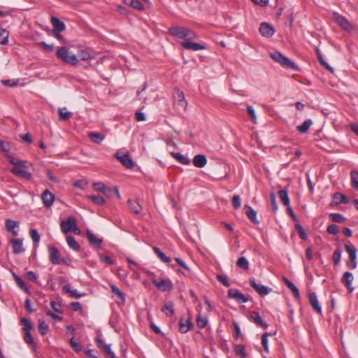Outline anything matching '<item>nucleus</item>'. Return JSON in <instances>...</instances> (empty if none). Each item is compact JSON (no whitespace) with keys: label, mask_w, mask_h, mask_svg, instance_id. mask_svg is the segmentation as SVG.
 <instances>
[{"label":"nucleus","mask_w":358,"mask_h":358,"mask_svg":"<svg viewBox=\"0 0 358 358\" xmlns=\"http://www.w3.org/2000/svg\"><path fill=\"white\" fill-rule=\"evenodd\" d=\"M169 33L183 41H194L199 38L194 31L183 27H171L169 29Z\"/></svg>","instance_id":"obj_1"},{"label":"nucleus","mask_w":358,"mask_h":358,"mask_svg":"<svg viewBox=\"0 0 358 358\" xmlns=\"http://www.w3.org/2000/svg\"><path fill=\"white\" fill-rule=\"evenodd\" d=\"M56 55L59 59L71 65H76L78 62V59L76 55L73 54L69 55V50L65 47L57 50L56 52Z\"/></svg>","instance_id":"obj_2"},{"label":"nucleus","mask_w":358,"mask_h":358,"mask_svg":"<svg viewBox=\"0 0 358 358\" xmlns=\"http://www.w3.org/2000/svg\"><path fill=\"white\" fill-rule=\"evenodd\" d=\"M271 57L276 62L280 64L282 66L296 69V65L287 57H285L279 52H275L270 54Z\"/></svg>","instance_id":"obj_3"},{"label":"nucleus","mask_w":358,"mask_h":358,"mask_svg":"<svg viewBox=\"0 0 358 358\" xmlns=\"http://www.w3.org/2000/svg\"><path fill=\"white\" fill-rule=\"evenodd\" d=\"M27 162L24 160V164L22 165H17L11 169L10 172L17 176L25 178L27 180H31L32 178V174L29 172L27 169Z\"/></svg>","instance_id":"obj_4"},{"label":"nucleus","mask_w":358,"mask_h":358,"mask_svg":"<svg viewBox=\"0 0 358 358\" xmlns=\"http://www.w3.org/2000/svg\"><path fill=\"white\" fill-rule=\"evenodd\" d=\"M229 298L236 300L238 303H246L249 301V298L242 294L236 289H230L227 292Z\"/></svg>","instance_id":"obj_5"},{"label":"nucleus","mask_w":358,"mask_h":358,"mask_svg":"<svg viewBox=\"0 0 358 358\" xmlns=\"http://www.w3.org/2000/svg\"><path fill=\"white\" fill-rule=\"evenodd\" d=\"M115 157L127 169L134 168V163L128 152L121 155L120 152L117 151L115 154Z\"/></svg>","instance_id":"obj_6"},{"label":"nucleus","mask_w":358,"mask_h":358,"mask_svg":"<svg viewBox=\"0 0 358 358\" xmlns=\"http://www.w3.org/2000/svg\"><path fill=\"white\" fill-rule=\"evenodd\" d=\"M249 282L250 286L255 289V291L260 295V296H265L267 295L268 293L271 292V289L268 288L264 285L257 284L256 282V280L255 278H251L249 279Z\"/></svg>","instance_id":"obj_7"},{"label":"nucleus","mask_w":358,"mask_h":358,"mask_svg":"<svg viewBox=\"0 0 358 358\" xmlns=\"http://www.w3.org/2000/svg\"><path fill=\"white\" fill-rule=\"evenodd\" d=\"M76 224V220L73 217H69L66 220L61 222L60 227L62 232L66 234L71 232Z\"/></svg>","instance_id":"obj_8"},{"label":"nucleus","mask_w":358,"mask_h":358,"mask_svg":"<svg viewBox=\"0 0 358 358\" xmlns=\"http://www.w3.org/2000/svg\"><path fill=\"white\" fill-rule=\"evenodd\" d=\"M173 98L180 108L185 109L186 108L187 102L185 100L184 94L179 89H174Z\"/></svg>","instance_id":"obj_9"},{"label":"nucleus","mask_w":358,"mask_h":358,"mask_svg":"<svg viewBox=\"0 0 358 358\" xmlns=\"http://www.w3.org/2000/svg\"><path fill=\"white\" fill-rule=\"evenodd\" d=\"M333 18L334 20L336 22L344 29L350 30L352 29V25L344 16L337 13H334Z\"/></svg>","instance_id":"obj_10"},{"label":"nucleus","mask_w":358,"mask_h":358,"mask_svg":"<svg viewBox=\"0 0 358 358\" xmlns=\"http://www.w3.org/2000/svg\"><path fill=\"white\" fill-rule=\"evenodd\" d=\"M345 249L350 257V263L352 268L357 267V249L353 245H345Z\"/></svg>","instance_id":"obj_11"},{"label":"nucleus","mask_w":358,"mask_h":358,"mask_svg":"<svg viewBox=\"0 0 358 358\" xmlns=\"http://www.w3.org/2000/svg\"><path fill=\"white\" fill-rule=\"evenodd\" d=\"M49 258L52 264H60L61 259L59 250L54 246L48 247Z\"/></svg>","instance_id":"obj_12"},{"label":"nucleus","mask_w":358,"mask_h":358,"mask_svg":"<svg viewBox=\"0 0 358 358\" xmlns=\"http://www.w3.org/2000/svg\"><path fill=\"white\" fill-rule=\"evenodd\" d=\"M86 236L90 242V245L94 247L100 248L101 247V244L103 243V239L99 238L96 235L93 234L91 231L87 230L86 233Z\"/></svg>","instance_id":"obj_13"},{"label":"nucleus","mask_w":358,"mask_h":358,"mask_svg":"<svg viewBox=\"0 0 358 358\" xmlns=\"http://www.w3.org/2000/svg\"><path fill=\"white\" fill-rule=\"evenodd\" d=\"M308 300L310 306L317 313L322 314V308L319 304L317 295L315 292H310L308 294Z\"/></svg>","instance_id":"obj_14"},{"label":"nucleus","mask_w":358,"mask_h":358,"mask_svg":"<svg viewBox=\"0 0 358 358\" xmlns=\"http://www.w3.org/2000/svg\"><path fill=\"white\" fill-rule=\"evenodd\" d=\"M6 229L8 232L12 233L14 236H17L18 235V231L16 229L19 227L20 222L17 221H14L10 219L6 220L5 222Z\"/></svg>","instance_id":"obj_15"},{"label":"nucleus","mask_w":358,"mask_h":358,"mask_svg":"<svg viewBox=\"0 0 358 358\" xmlns=\"http://www.w3.org/2000/svg\"><path fill=\"white\" fill-rule=\"evenodd\" d=\"M41 199L44 206L49 208L52 206L55 201V195L52 194L48 189H45L42 195Z\"/></svg>","instance_id":"obj_16"},{"label":"nucleus","mask_w":358,"mask_h":358,"mask_svg":"<svg viewBox=\"0 0 358 358\" xmlns=\"http://www.w3.org/2000/svg\"><path fill=\"white\" fill-rule=\"evenodd\" d=\"M10 243H11L12 248H13V252L15 255L20 254L25 250L23 247L22 239L13 238L10 240Z\"/></svg>","instance_id":"obj_17"},{"label":"nucleus","mask_w":358,"mask_h":358,"mask_svg":"<svg viewBox=\"0 0 358 358\" xmlns=\"http://www.w3.org/2000/svg\"><path fill=\"white\" fill-rule=\"evenodd\" d=\"M153 283L158 289L163 292L170 291L173 287L171 282L164 279H162L159 281L153 280Z\"/></svg>","instance_id":"obj_18"},{"label":"nucleus","mask_w":358,"mask_h":358,"mask_svg":"<svg viewBox=\"0 0 358 358\" xmlns=\"http://www.w3.org/2000/svg\"><path fill=\"white\" fill-rule=\"evenodd\" d=\"M259 32L263 36L271 37L274 34V30L272 26L266 22H262L259 27Z\"/></svg>","instance_id":"obj_19"},{"label":"nucleus","mask_w":358,"mask_h":358,"mask_svg":"<svg viewBox=\"0 0 358 358\" xmlns=\"http://www.w3.org/2000/svg\"><path fill=\"white\" fill-rule=\"evenodd\" d=\"M194 327L193 323L189 320L180 319L179 321V331L185 334Z\"/></svg>","instance_id":"obj_20"},{"label":"nucleus","mask_w":358,"mask_h":358,"mask_svg":"<svg viewBox=\"0 0 358 358\" xmlns=\"http://www.w3.org/2000/svg\"><path fill=\"white\" fill-rule=\"evenodd\" d=\"M181 45L186 50L197 51L201 50V44L194 41H182Z\"/></svg>","instance_id":"obj_21"},{"label":"nucleus","mask_w":358,"mask_h":358,"mask_svg":"<svg viewBox=\"0 0 358 358\" xmlns=\"http://www.w3.org/2000/svg\"><path fill=\"white\" fill-rule=\"evenodd\" d=\"M282 280L287 287L292 291L294 297L296 299H300V293L299 289L286 277H282Z\"/></svg>","instance_id":"obj_22"},{"label":"nucleus","mask_w":358,"mask_h":358,"mask_svg":"<svg viewBox=\"0 0 358 358\" xmlns=\"http://www.w3.org/2000/svg\"><path fill=\"white\" fill-rule=\"evenodd\" d=\"M51 23L54 28L53 32H62L65 29V24L56 17H51Z\"/></svg>","instance_id":"obj_23"},{"label":"nucleus","mask_w":358,"mask_h":358,"mask_svg":"<svg viewBox=\"0 0 358 358\" xmlns=\"http://www.w3.org/2000/svg\"><path fill=\"white\" fill-rule=\"evenodd\" d=\"M250 318L252 321L258 326H260L264 329H266L268 325L265 322H263L260 315L259 313L256 311H252L250 313Z\"/></svg>","instance_id":"obj_24"},{"label":"nucleus","mask_w":358,"mask_h":358,"mask_svg":"<svg viewBox=\"0 0 358 358\" xmlns=\"http://www.w3.org/2000/svg\"><path fill=\"white\" fill-rule=\"evenodd\" d=\"M245 214L248 216V219L253 222L254 224H259V220L257 217V212L250 206H245Z\"/></svg>","instance_id":"obj_25"},{"label":"nucleus","mask_w":358,"mask_h":358,"mask_svg":"<svg viewBox=\"0 0 358 358\" xmlns=\"http://www.w3.org/2000/svg\"><path fill=\"white\" fill-rule=\"evenodd\" d=\"M110 287L112 293L113 294H115V296H117L118 297V299H120V301H117V302L119 304H124L125 296H124V293L114 285H110Z\"/></svg>","instance_id":"obj_26"},{"label":"nucleus","mask_w":358,"mask_h":358,"mask_svg":"<svg viewBox=\"0 0 358 358\" xmlns=\"http://www.w3.org/2000/svg\"><path fill=\"white\" fill-rule=\"evenodd\" d=\"M62 290L70 294L71 298L78 299L85 295V293H80L76 289H72L69 285H64Z\"/></svg>","instance_id":"obj_27"},{"label":"nucleus","mask_w":358,"mask_h":358,"mask_svg":"<svg viewBox=\"0 0 358 358\" xmlns=\"http://www.w3.org/2000/svg\"><path fill=\"white\" fill-rule=\"evenodd\" d=\"M333 201L336 205L340 203L346 204L348 203L350 201L347 196L339 192H336L333 195Z\"/></svg>","instance_id":"obj_28"},{"label":"nucleus","mask_w":358,"mask_h":358,"mask_svg":"<svg viewBox=\"0 0 358 358\" xmlns=\"http://www.w3.org/2000/svg\"><path fill=\"white\" fill-rule=\"evenodd\" d=\"M343 282L348 287L350 292H352L353 288L351 287V284L353 280V275L350 272H345L343 277Z\"/></svg>","instance_id":"obj_29"},{"label":"nucleus","mask_w":358,"mask_h":358,"mask_svg":"<svg viewBox=\"0 0 358 358\" xmlns=\"http://www.w3.org/2000/svg\"><path fill=\"white\" fill-rule=\"evenodd\" d=\"M78 55L83 61L90 60L94 57L92 51L89 49H81L78 51Z\"/></svg>","instance_id":"obj_30"},{"label":"nucleus","mask_w":358,"mask_h":358,"mask_svg":"<svg viewBox=\"0 0 358 358\" xmlns=\"http://www.w3.org/2000/svg\"><path fill=\"white\" fill-rule=\"evenodd\" d=\"M162 311L164 312L167 316H172L174 314L173 302H166L162 308Z\"/></svg>","instance_id":"obj_31"},{"label":"nucleus","mask_w":358,"mask_h":358,"mask_svg":"<svg viewBox=\"0 0 358 358\" xmlns=\"http://www.w3.org/2000/svg\"><path fill=\"white\" fill-rule=\"evenodd\" d=\"M88 136L93 143L96 144H100L105 137L104 135L97 132H90Z\"/></svg>","instance_id":"obj_32"},{"label":"nucleus","mask_w":358,"mask_h":358,"mask_svg":"<svg viewBox=\"0 0 358 358\" xmlns=\"http://www.w3.org/2000/svg\"><path fill=\"white\" fill-rule=\"evenodd\" d=\"M59 119L61 121H65L69 120L72 116V113L67 110L66 108L64 107L59 108Z\"/></svg>","instance_id":"obj_33"},{"label":"nucleus","mask_w":358,"mask_h":358,"mask_svg":"<svg viewBox=\"0 0 358 358\" xmlns=\"http://www.w3.org/2000/svg\"><path fill=\"white\" fill-rule=\"evenodd\" d=\"M278 196L283 203L287 207L290 206L289 198L288 196L287 191L285 189H282L278 192Z\"/></svg>","instance_id":"obj_34"},{"label":"nucleus","mask_w":358,"mask_h":358,"mask_svg":"<svg viewBox=\"0 0 358 358\" xmlns=\"http://www.w3.org/2000/svg\"><path fill=\"white\" fill-rule=\"evenodd\" d=\"M123 1L125 4H127L136 10H141L144 8V6L143 5V3L141 1H139L138 0H123Z\"/></svg>","instance_id":"obj_35"},{"label":"nucleus","mask_w":358,"mask_h":358,"mask_svg":"<svg viewBox=\"0 0 358 358\" xmlns=\"http://www.w3.org/2000/svg\"><path fill=\"white\" fill-rule=\"evenodd\" d=\"M171 155L174 159H176L182 164H189L190 162L189 159L187 157H186L185 156L182 155L180 153L172 152Z\"/></svg>","instance_id":"obj_36"},{"label":"nucleus","mask_w":358,"mask_h":358,"mask_svg":"<svg viewBox=\"0 0 358 358\" xmlns=\"http://www.w3.org/2000/svg\"><path fill=\"white\" fill-rule=\"evenodd\" d=\"M316 54L317 56V59L320 61V64L325 67L327 70H329L331 73H334V69L331 67L328 63L324 60L322 53L320 52L318 48L316 49Z\"/></svg>","instance_id":"obj_37"},{"label":"nucleus","mask_w":358,"mask_h":358,"mask_svg":"<svg viewBox=\"0 0 358 358\" xmlns=\"http://www.w3.org/2000/svg\"><path fill=\"white\" fill-rule=\"evenodd\" d=\"M312 124H313L312 120L308 119V120H305L302 123V124L297 126L296 129L299 132L304 134L308 131V130L309 129V128L310 127Z\"/></svg>","instance_id":"obj_38"},{"label":"nucleus","mask_w":358,"mask_h":358,"mask_svg":"<svg viewBox=\"0 0 358 358\" xmlns=\"http://www.w3.org/2000/svg\"><path fill=\"white\" fill-rule=\"evenodd\" d=\"M127 203L129 204V210L131 212H133V213H134L136 214L140 213L141 210V206L139 205L138 203H137L135 201H132L131 199H129Z\"/></svg>","instance_id":"obj_39"},{"label":"nucleus","mask_w":358,"mask_h":358,"mask_svg":"<svg viewBox=\"0 0 358 358\" xmlns=\"http://www.w3.org/2000/svg\"><path fill=\"white\" fill-rule=\"evenodd\" d=\"M153 250L155 253L157 255V257L164 263H169L171 262V259L167 257L163 252L160 250L159 248L157 247L153 248Z\"/></svg>","instance_id":"obj_40"},{"label":"nucleus","mask_w":358,"mask_h":358,"mask_svg":"<svg viewBox=\"0 0 358 358\" xmlns=\"http://www.w3.org/2000/svg\"><path fill=\"white\" fill-rule=\"evenodd\" d=\"M29 235L34 242V248H36L38 246V243L40 241L41 236L38 233L37 230L35 229H31L29 230Z\"/></svg>","instance_id":"obj_41"},{"label":"nucleus","mask_w":358,"mask_h":358,"mask_svg":"<svg viewBox=\"0 0 358 358\" xmlns=\"http://www.w3.org/2000/svg\"><path fill=\"white\" fill-rule=\"evenodd\" d=\"M66 242L69 246L76 251H78L80 248L79 243L76 241V239L73 236H67Z\"/></svg>","instance_id":"obj_42"},{"label":"nucleus","mask_w":358,"mask_h":358,"mask_svg":"<svg viewBox=\"0 0 358 358\" xmlns=\"http://www.w3.org/2000/svg\"><path fill=\"white\" fill-rule=\"evenodd\" d=\"M350 178L352 187L358 190V171L355 170L352 171L350 172Z\"/></svg>","instance_id":"obj_43"},{"label":"nucleus","mask_w":358,"mask_h":358,"mask_svg":"<svg viewBox=\"0 0 358 358\" xmlns=\"http://www.w3.org/2000/svg\"><path fill=\"white\" fill-rule=\"evenodd\" d=\"M102 193H103L104 195L107 197H111L114 194H116L117 196L118 199L120 198V195L119 194L117 187H114L113 189L106 187L105 191H103Z\"/></svg>","instance_id":"obj_44"},{"label":"nucleus","mask_w":358,"mask_h":358,"mask_svg":"<svg viewBox=\"0 0 358 358\" xmlns=\"http://www.w3.org/2000/svg\"><path fill=\"white\" fill-rule=\"evenodd\" d=\"M236 266L239 268L244 269V270H248L249 268L248 261L244 257L238 258V259L236 262Z\"/></svg>","instance_id":"obj_45"},{"label":"nucleus","mask_w":358,"mask_h":358,"mask_svg":"<svg viewBox=\"0 0 358 358\" xmlns=\"http://www.w3.org/2000/svg\"><path fill=\"white\" fill-rule=\"evenodd\" d=\"M8 32L5 29H0V44L6 45L8 41Z\"/></svg>","instance_id":"obj_46"},{"label":"nucleus","mask_w":358,"mask_h":358,"mask_svg":"<svg viewBox=\"0 0 358 358\" xmlns=\"http://www.w3.org/2000/svg\"><path fill=\"white\" fill-rule=\"evenodd\" d=\"M331 220L334 222L343 223L345 221L346 218L340 213H331L329 215Z\"/></svg>","instance_id":"obj_47"},{"label":"nucleus","mask_w":358,"mask_h":358,"mask_svg":"<svg viewBox=\"0 0 358 358\" xmlns=\"http://www.w3.org/2000/svg\"><path fill=\"white\" fill-rule=\"evenodd\" d=\"M89 199L95 204L98 206H103L105 203V200L103 197L99 195L89 196Z\"/></svg>","instance_id":"obj_48"},{"label":"nucleus","mask_w":358,"mask_h":358,"mask_svg":"<svg viewBox=\"0 0 358 358\" xmlns=\"http://www.w3.org/2000/svg\"><path fill=\"white\" fill-rule=\"evenodd\" d=\"M295 229L297 231V232H298V234L299 235V237L302 240H306L307 239L308 236H307L304 229L303 228V227L299 223L296 224Z\"/></svg>","instance_id":"obj_49"},{"label":"nucleus","mask_w":358,"mask_h":358,"mask_svg":"<svg viewBox=\"0 0 358 358\" xmlns=\"http://www.w3.org/2000/svg\"><path fill=\"white\" fill-rule=\"evenodd\" d=\"M38 329L39 333L42 336H43L48 333V331L49 330V327L44 321H40L38 327Z\"/></svg>","instance_id":"obj_50"},{"label":"nucleus","mask_w":358,"mask_h":358,"mask_svg":"<svg viewBox=\"0 0 358 358\" xmlns=\"http://www.w3.org/2000/svg\"><path fill=\"white\" fill-rule=\"evenodd\" d=\"M6 156L9 162L12 164L14 166V167L17 165L20 166L24 164V160L15 159L13 156L8 155V153H7Z\"/></svg>","instance_id":"obj_51"},{"label":"nucleus","mask_w":358,"mask_h":358,"mask_svg":"<svg viewBox=\"0 0 358 358\" xmlns=\"http://www.w3.org/2000/svg\"><path fill=\"white\" fill-rule=\"evenodd\" d=\"M22 324L24 326V328H23V331H30V330L32 329V324L31 323V322L25 318V317H23L20 320Z\"/></svg>","instance_id":"obj_52"},{"label":"nucleus","mask_w":358,"mask_h":358,"mask_svg":"<svg viewBox=\"0 0 358 358\" xmlns=\"http://www.w3.org/2000/svg\"><path fill=\"white\" fill-rule=\"evenodd\" d=\"M69 343H70V345H71V348H73L76 352H80V351L82 350V348H82V345H81L80 343H77V342L75 341V339H74V338H73V337H72V338L70 339Z\"/></svg>","instance_id":"obj_53"},{"label":"nucleus","mask_w":358,"mask_h":358,"mask_svg":"<svg viewBox=\"0 0 358 358\" xmlns=\"http://www.w3.org/2000/svg\"><path fill=\"white\" fill-rule=\"evenodd\" d=\"M341 258V250L337 249L334 251L333 256H332V259H333L334 264L338 265L340 263Z\"/></svg>","instance_id":"obj_54"},{"label":"nucleus","mask_w":358,"mask_h":358,"mask_svg":"<svg viewBox=\"0 0 358 358\" xmlns=\"http://www.w3.org/2000/svg\"><path fill=\"white\" fill-rule=\"evenodd\" d=\"M235 351L236 355H239L241 357H245L246 354L245 353V348L243 345H238L235 348Z\"/></svg>","instance_id":"obj_55"},{"label":"nucleus","mask_w":358,"mask_h":358,"mask_svg":"<svg viewBox=\"0 0 358 358\" xmlns=\"http://www.w3.org/2000/svg\"><path fill=\"white\" fill-rule=\"evenodd\" d=\"M327 231L330 234H337L339 232L338 227L334 224L327 227Z\"/></svg>","instance_id":"obj_56"},{"label":"nucleus","mask_w":358,"mask_h":358,"mask_svg":"<svg viewBox=\"0 0 358 358\" xmlns=\"http://www.w3.org/2000/svg\"><path fill=\"white\" fill-rule=\"evenodd\" d=\"M15 282L17 284V285L21 288L23 290H24L26 292H28V289L27 287H26V285L24 282L23 280H22L20 277L17 276V275H15Z\"/></svg>","instance_id":"obj_57"},{"label":"nucleus","mask_w":358,"mask_h":358,"mask_svg":"<svg viewBox=\"0 0 358 358\" xmlns=\"http://www.w3.org/2000/svg\"><path fill=\"white\" fill-rule=\"evenodd\" d=\"M270 334L268 333H264L262 336V343L264 347V349L266 352H268V336Z\"/></svg>","instance_id":"obj_58"},{"label":"nucleus","mask_w":358,"mask_h":358,"mask_svg":"<svg viewBox=\"0 0 358 358\" xmlns=\"http://www.w3.org/2000/svg\"><path fill=\"white\" fill-rule=\"evenodd\" d=\"M87 185V182L85 180H78L73 182V186L80 189H85Z\"/></svg>","instance_id":"obj_59"},{"label":"nucleus","mask_w":358,"mask_h":358,"mask_svg":"<svg viewBox=\"0 0 358 358\" xmlns=\"http://www.w3.org/2000/svg\"><path fill=\"white\" fill-rule=\"evenodd\" d=\"M232 205L235 209H238L241 207V198L238 195H234L231 200Z\"/></svg>","instance_id":"obj_60"},{"label":"nucleus","mask_w":358,"mask_h":358,"mask_svg":"<svg viewBox=\"0 0 358 358\" xmlns=\"http://www.w3.org/2000/svg\"><path fill=\"white\" fill-rule=\"evenodd\" d=\"M24 340L27 344H34V338L30 333V331H24Z\"/></svg>","instance_id":"obj_61"},{"label":"nucleus","mask_w":358,"mask_h":358,"mask_svg":"<svg viewBox=\"0 0 358 358\" xmlns=\"http://www.w3.org/2000/svg\"><path fill=\"white\" fill-rule=\"evenodd\" d=\"M271 203L273 212H276L278 210V204L275 200V195L273 192L271 193Z\"/></svg>","instance_id":"obj_62"},{"label":"nucleus","mask_w":358,"mask_h":358,"mask_svg":"<svg viewBox=\"0 0 358 358\" xmlns=\"http://www.w3.org/2000/svg\"><path fill=\"white\" fill-rule=\"evenodd\" d=\"M93 187L94 189L96 191H99L100 192H103L105 191L106 188L107 187L102 182H95L93 184Z\"/></svg>","instance_id":"obj_63"},{"label":"nucleus","mask_w":358,"mask_h":358,"mask_svg":"<svg viewBox=\"0 0 358 358\" xmlns=\"http://www.w3.org/2000/svg\"><path fill=\"white\" fill-rule=\"evenodd\" d=\"M217 280L225 287H229L230 283L227 280V278L226 276L222 275H217Z\"/></svg>","instance_id":"obj_64"}]
</instances>
